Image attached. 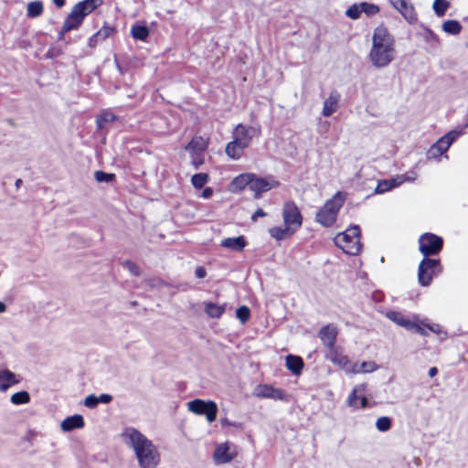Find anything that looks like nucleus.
<instances>
[{
	"instance_id": "f257e3e1",
	"label": "nucleus",
	"mask_w": 468,
	"mask_h": 468,
	"mask_svg": "<svg viewBox=\"0 0 468 468\" xmlns=\"http://www.w3.org/2000/svg\"><path fill=\"white\" fill-rule=\"evenodd\" d=\"M124 443L133 449L140 468H155L161 461L157 447L135 428H126L122 434Z\"/></svg>"
},
{
	"instance_id": "f03ea898",
	"label": "nucleus",
	"mask_w": 468,
	"mask_h": 468,
	"mask_svg": "<svg viewBox=\"0 0 468 468\" xmlns=\"http://www.w3.org/2000/svg\"><path fill=\"white\" fill-rule=\"evenodd\" d=\"M395 54L394 39L388 29L383 26L375 28L369 52L372 65L376 68H385L393 61Z\"/></svg>"
},
{
	"instance_id": "7ed1b4c3",
	"label": "nucleus",
	"mask_w": 468,
	"mask_h": 468,
	"mask_svg": "<svg viewBox=\"0 0 468 468\" xmlns=\"http://www.w3.org/2000/svg\"><path fill=\"white\" fill-rule=\"evenodd\" d=\"M101 3L102 0H83L75 4L63 22L64 32L78 29L84 18L101 5Z\"/></svg>"
},
{
	"instance_id": "20e7f679",
	"label": "nucleus",
	"mask_w": 468,
	"mask_h": 468,
	"mask_svg": "<svg viewBox=\"0 0 468 468\" xmlns=\"http://www.w3.org/2000/svg\"><path fill=\"white\" fill-rule=\"evenodd\" d=\"M345 197L338 192L318 210L315 220L324 227H331L336 220L338 212L343 207Z\"/></svg>"
},
{
	"instance_id": "39448f33",
	"label": "nucleus",
	"mask_w": 468,
	"mask_h": 468,
	"mask_svg": "<svg viewBox=\"0 0 468 468\" xmlns=\"http://www.w3.org/2000/svg\"><path fill=\"white\" fill-rule=\"evenodd\" d=\"M334 240L335 245L343 250L345 253L356 255L361 250L360 229L358 226H353L346 231L337 234Z\"/></svg>"
},
{
	"instance_id": "423d86ee",
	"label": "nucleus",
	"mask_w": 468,
	"mask_h": 468,
	"mask_svg": "<svg viewBox=\"0 0 468 468\" xmlns=\"http://www.w3.org/2000/svg\"><path fill=\"white\" fill-rule=\"evenodd\" d=\"M438 260L424 258L418 268V281L421 286H429L437 272H441Z\"/></svg>"
},
{
	"instance_id": "0eeeda50",
	"label": "nucleus",
	"mask_w": 468,
	"mask_h": 468,
	"mask_svg": "<svg viewBox=\"0 0 468 468\" xmlns=\"http://www.w3.org/2000/svg\"><path fill=\"white\" fill-rule=\"evenodd\" d=\"M187 409L197 415H205L208 422H213L217 419L218 406L212 400L196 399L187 403Z\"/></svg>"
},
{
	"instance_id": "6e6552de",
	"label": "nucleus",
	"mask_w": 468,
	"mask_h": 468,
	"mask_svg": "<svg viewBox=\"0 0 468 468\" xmlns=\"http://www.w3.org/2000/svg\"><path fill=\"white\" fill-rule=\"evenodd\" d=\"M420 251L428 258L437 255L442 249L443 240L441 237L432 233H424L419 239Z\"/></svg>"
},
{
	"instance_id": "1a4fd4ad",
	"label": "nucleus",
	"mask_w": 468,
	"mask_h": 468,
	"mask_svg": "<svg viewBox=\"0 0 468 468\" xmlns=\"http://www.w3.org/2000/svg\"><path fill=\"white\" fill-rule=\"evenodd\" d=\"M261 133L260 127L246 126L239 123L232 131V139H235L241 146L246 149L250 145L254 137H259Z\"/></svg>"
},
{
	"instance_id": "9d476101",
	"label": "nucleus",
	"mask_w": 468,
	"mask_h": 468,
	"mask_svg": "<svg viewBox=\"0 0 468 468\" xmlns=\"http://www.w3.org/2000/svg\"><path fill=\"white\" fill-rule=\"evenodd\" d=\"M461 132L452 130L438 140L428 151V158H437L447 152L452 144L459 137Z\"/></svg>"
},
{
	"instance_id": "9b49d317",
	"label": "nucleus",
	"mask_w": 468,
	"mask_h": 468,
	"mask_svg": "<svg viewBox=\"0 0 468 468\" xmlns=\"http://www.w3.org/2000/svg\"><path fill=\"white\" fill-rule=\"evenodd\" d=\"M282 217L284 225L292 229V232L295 231L302 226L303 218L297 206L293 202H286L283 210Z\"/></svg>"
},
{
	"instance_id": "f8f14e48",
	"label": "nucleus",
	"mask_w": 468,
	"mask_h": 468,
	"mask_svg": "<svg viewBox=\"0 0 468 468\" xmlns=\"http://www.w3.org/2000/svg\"><path fill=\"white\" fill-rule=\"evenodd\" d=\"M278 186L279 182L271 176L258 177L253 174L250 190L254 192V197L256 198H259L262 193L267 192Z\"/></svg>"
},
{
	"instance_id": "ddd939ff",
	"label": "nucleus",
	"mask_w": 468,
	"mask_h": 468,
	"mask_svg": "<svg viewBox=\"0 0 468 468\" xmlns=\"http://www.w3.org/2000/svg\"><path fill=\"white\" fill-rule=\"evenodd\" d=\"M237 455V450L234 444L224 442L218 444L213 453V459L216 463L223 464L232 461Z\"/></svg>"
},
{
	"instance_id": "4468645a",
	"label": "nucleus",
	"mask_w": 468,
	"mask_h": 468,
	"mask_svg": "<svg viewBox=\"0 0 468 468\" xmlns=\"http://www.w3.org/2000/svg\"><path fill=\"white\" fill-rule=\"evenodd\" d=\"M389 4L395 8L410 24L417 21L415 8L410 0H389Z\"/></svg>"
},
{
	"instance_id": "2eb2a0df",
	"label": "nucleus",
	"mask_w": 468,
	"mask_h": 468,
	"mask_svg": "<svg viewBox=\"0 0 468 468\" xmlns=\"http://www.w3.org/2000/svg\"><path fill=\"white\" fill-rule=\"evenodd\" d=\"M414 180H415L414 177L410 178V177H406L405 176H398L391 179L379 181L375 189V192L377 194H382L384 192L391 190L394 187L400 186L405 181L412 182Z\"/></svg>"
},
{
	"instance_id": "dca6fc26",
	"label": "nucleus",
	"mask_w": 468,
	"mask_h": 468,
	"mask_svg": "<svg viewBox=\"0 0 468 468\" xmlns=\"http://www.w3.org/2000/svg\"><path fill=\"white\" fill-rule=\"evenodd\" d=\"M337 329L335 325L327 324L321 328L319 332V337L324 346L327 349L335 347L336 336H337Z\"/></svg>"
},
{
	"instance_id": "f3484780",
	"label": "nucleus",
	"mask_w": 468,
	"mask_h": 468,
	"mask_svg": "<svg viewBox=\"0 0 468 468\" xmlns=\"http://www.w3.org/2000/svg\"><path fill=\"white\" fill-rule=\"evenodd\" d=\"M326 357L335 365L340 367L346 372V367L350 365V360L347 356L344 355L339 347H333L328 349Z\"/></svg>"
},
{
	"instance_id": "a211bd4d",
	"label": "nucleus",
	"mask_w": 468,
	"mask_h": 468,
	"mask_svg": "<svg viewBox=\"0 0 468 468\" xmlns=\"http://www.w3.org/2000/svg\"><path fill=\"white\" fill-rule=\"evenodd\" d=\"M378 368V365L374 361H364L362 363H351L346 367V373L348 374H361V373H371Z\"/></svg>"
},
{
	"instance_id": "6ab92c4d",
	"label": "nucleus",
	"mask_w": 468,
	"mask_h": 468,
	"mask_svg": "<svg viewBox=\"0 0 468 468\" xmlns=\"http://www.w3.org/2000/svg\"><path fill=\"white\" fill-rule=\"evenodd\" d=\"M19 379L8 369H0V391L5 392L10 387L17 384Z\"/></svg>"
},
{
	"instance_id": "aec40b11",
	"label": "nucleus",
	"mask_w": 468,
	"mask_h": 468,
	"mask_svg": "<svg viewBox=\"0 0 468 468\" xmlns=\"http://www.w3.org/2000/svg\"><path fill=\"white\" fill-rule=\"evenodd\" d=\"M340 95L336 92H331L329 97L324 101L322 113L325 117L331 116L338 108Z\"/></svg>"
},
{
	"instance_id": "412c9836",
	"label": "nucleus",
	"mask_w": 468,
	"mask_h": 468,
	"mask_svg": "<svg viewBox=\"0 0 468 468\" xmlns=\"http://www.w3.org/2000/svg\"><path fill=\"white\" fill-rule=\"evenodd\" d=\"M387 318L409 331L412 330L413 320L405 317L400 312L389 311L386 314Z\"/></svg>"
},
{
	"instance_id": "4be33fe9",
	"label": "nucleus",
	"mask_w": 468,
	"mask_h": 468,
	"mask_svg": "<svg viewBox=\"0 0 468 468\" xmlns=\"http://www.w3.org/2000/svg\"><path fill=\"white\" fill-rule=\"evenodd\" d=\"M208 145V140L202 136H195L189 142L187 145H186L185 149L186 151H190L192 154H202Z\"/></svg>"
},
{
	"instance_id": "5701e85b",
	"label": "nucleus",
	"mask_w": 468,
	"mask_h": 468,
	"mask_svg": "<svg viewBox=\"0 0 468 468\" xmlns=\"http://www.w3.org/2000/svg\"><path fill=\"white\" fill-rule=\"evenodd\" d=\"M62 431H70L74 429L84 427V420L81 415H73L66 418L60 424Z\"/></svg>"
},
{
	"instance_id": "b1692460",
	"label": "nucleus",
	"mask_w": 468,
	"mask_h": 468,
	"mask_svg": "<svg viewBox=\"0 0 468 468\" xmlns=\"http://www.w3.org/2000/svg\"><path fill=\"white\" fill-rule=\"evenodd\" d=\"M220 245L235 251H241L246 246V240L243 236L227 238L221 240Z\"/></svg>"
},
{
	"instance_id": "393cba45",
	"label": "nucleus",
	"mask_w": 468,
	"mask_h": 468,
	"mask_svg": "<svg viewBox=\"0 0 468 468\" xmlns=\"http://www.w3.org/2000/svg\"><path fill=\"white\" fill-rule=\"evenodd\" d=\"M245 149L246 148L241 146L235 139H232L227 144L225 153L230 159L239 160L243 155Z\"/></svg>"
},
{
	"instance_id": "a878e982",
	"label": "nucleus",
	"mask_w": 468,
	"mask_h": 468,
	"mask_svg": "<svg viewBox=\"0 0 468 468\" xmlns=\"http://www.w3.org/2000/svg\"><path fill=\"white\" fill-rule=\"evenodd\" d=\"M252 178L253 174L247 173L239 175L232 180L231 186L234 190H242L246 186H249V188H250V183Z\"/></svg>"
},
{
	"instance_id": "bb28decb",
	"label": "nucleus",
	"mask_w": 468,
	"mask_h": 468,
	"mask_svg": "<svg viewBox=\"0 0 468 468\" xmlns=\"http://www.w3.org/2000/svg\"><path fill=\"white\" fill-rule=\"evenodd\" d=\"M366 388V384L356 385L347 398V405L351 408L357 409V400L359 399L360 396L365 393Z\"/></svg>"
},
{
	"instance_id": "cd10ccee",
	"label": "nucleus",
	"mask_w": 468,
	"mask_h": 468,
	"mask_svg": "<svg viewBox=\"0 0 468 468\" xmlns=\"http://www.w3.org/2000/svg\"><path fill=\"white\" fill-rule=\"evenodd\" d=\"M286 367L294 375H299L303 367V361L300 356L289 355L286 356Z\"/></svg>"
},
{
	"instance_id": "c85d7f7f",
	"label": "nucleus",
	"mask_w": 468,
	"mask_h": 468,
	"mask_svg": "<svg viewBox=\"0 0 468 468\" xmlns=\"http://www.w3.org/2000/svg\"><path fill=\"white\" fill-rule=\"evenodd\" d=\"M43 3L41 1H33L27 5V16L30 18H36L43 13Z\"/></svg>"
},
{
	"instance_id": "c756f323",
	"label": "nucleus",
	"mask_w": 468,
	"mask_h": 468,
	"mask_svg": "<svg viewBox=\"0 0 468 468\" xmlns=\"http://www.w3.org/2000/svg\"><path fill=\"white\" fill-rule=\"evenodd\" d=\"M225 312V305L205 303V313L211 318H219Z\"/></svg>"
},
{
	"instance_id": "7c9ffc66",
	"label": "nucleus",
	"mask_w": 468,
	"mask_h": 468,
	"mask_svg": "<svg viewBox=\"0 0 468 468\" xmlns=\"http://www.w3.org/2000/svg\"><path fill=\"white\" fill-rule=\"evenodd\" d=\"M462 28V25L457 20H447L442 24L443 31L451 35L460 34Z\"/></svg>"
},
{
	"instance_id": "2f4dec72",
	"label": "nucleus",
	"mask_w": 468,
	"mask_h": 468,
	"mask_svg": "<svg viewBox=\"0 0 468 468\" xmlns=\"http://www.w3.org/2000/svg\"><path fill=\"white\" fill-rule=\"evenodd\" d=\"M131 35L135 39L144 41L149 36V30L145 26H133L131 28Z\"/></svg>"
},
{
	"instance_id": "473e14b6",
	"label": "nucleus",
	"mask_w": 468,
	"mask_h": 468,
	"mask_svg": "<svg viewBox=\"0 0 468 468\" xmlns=\"http://www.w3.org/2000/svg\"><path fill=\"white\" fill-rule=\"evenodd\" d=\"M290 232H292V229L285 226V228H272L270 229V234L271 237L276 239L277 240H281L289 236Z\"/></svg>"
},
{
	"instance_id": "72a5a7b5",
	"label": "nucleus",
	"mask_w": 468,
	"mask_h": 468,
	"mask_svg": "<svg viewBox=\"0 0 468 468\" xmlns=\"http://www.w3.org/2000/svg\"><path fill=\"white\" fill-rule=\"evenodd\" d=\"M272 388L273 387L270 385H258L254 388L253 394L258 398L270 399Z\"/></svg>"
},
{
	"instance_id": "f704fd0d",
	"label": "nucleus",
	"mask_w": 468,
	"mask_h": 468,
	"mask_svg": "<svg viewBox=\"0 0 468 468\" xmlns=\"http://www.w3.org/2000/svg\"><path fill=\"white\" fill-rule=\"evenodd\" d=\"M10 400L15 405L26 404L29 402L30 397L27 391H20L13 394Z\"/></svg>"
},
{
	"instance_id": "c9c22d12",
	"label": "nucleus",
	"mask_w": 468,
	"mask_h": 468,
	"mask_svg": "<svg viewBox=\"0 0 468 468\" xmlns=\"http://www.w3.org/2000/svg\"><path fill=\"white\" fill-rule=\"evenodd\" d=\"M450 4L448 1L446 0H435L433 2V10L435 12V14L438 16H444L446 10L448 9Z\"/></svg>"
},
{
	"instance_id": "e433bc0d",
	"label": "nucleus",
	"mask_w": 468,
	"mask_h": 468,
	"mask_svg": "<svg viewBox=\"0 0 468 468\" xmlns=\"http://www.w3.org/2000/svg\"><path fill=\"white\" fill-rule=\"evenodd\" d=\"M116 117L113 113L106 112L97 118V125L99 128L103 129L106 123L113 122Z\"/></svg>"
},
{
	"instance_id": "4c0bfd02",
	"label": "nucleus",
	"mask_w": 468,
	"mask_h": 468,
	"mask_svg": "<svg viewBox=\"0 0 468 468\" xmlns=\"http://www.w3.org/2000/svg\"><path fill=\"white\" fill-rule=\"evenodd\" d=\"M376 428L378 431L385 432L391 428V419L389 417H380L376 421Z\"/></svg>"
},
{
	"instance_id": "58836bf2",
	"label": "nucleus",
	"mask_w": 468,
	"mask_h": 468,
	"mask_svg": "<svg viewBox=\"0 0 468 468\" xmlns=\"http://www.w3.org/2000/svg\"><path fill=\"white\" fill-rule=\"evenodd\" d=\"M208 176L207 174L199 173L192 176L191 182L196 188H202L207 182Z\"/></svg>"
},
{
	"instance_id": "ea45409f",
	"label": "nucleus",
	"mask_w": 468,
	"mask_h": 468,
	"mask_svg": "<svg viewBox=\"0 0 468 468\" xmlns=\"http://www.w3.org/2000/svg\"><path fill=\"white\" fill-rule=\"evenodd\" d=\"M360 5H361V11L367 16L377 15L380 10L377 5L367 3V2H362V3H360Z\"/></svg>"
},
{
	"instance_id": "a19ab883",
	"label": "nucleus",
	"mask_w": 468,
	"mask_h": 468,
	"mask_svg": "<svg viewBox=\"0 0 468 468\" xmlns=\"http://www.w3.org/2000/svg\"><path fill=\"white\" fill-rule=\"evenodd\" d=\"M425 327L427 328V323H425V321H420L418 317L414 316L411 331H415L421 335H427L428 334Z\"/></svg>"
},
{
	"instance_id": "79ce46f5",
	"label": "nucleus",
	"mask_w": 468,
	"mask_h": 468,
	"mask_svg": "<svg viewBox=\"0 0 468 468\" xmlns=\"http://www.w3.org/2000/svg\"><path fill=\"white\" fill-rule=\"evenodd\" d=\"M236 316L241 322V324H245L250 319V311L245 305L240 306L236 311Z\"/></svg>"
},
{
	"instance_id": "37998d69",
	"label": "nucleus",
	"mask_w": 468,
	"mask_h": 468,
	"mask_svg": "<svg viewBox=\"0 0 468 468\" xmlns=\"http://www.w3.org/2000/svg\"><path fill=\"white\" fill-rule=\"evenodd\" d=\"M360 13H362L360 4H354L347 8L346 16L352 19H357Z\"/></svg>"
},
{
	"instance_id": "c03bdc74",
	"label": "nucleus",
	"mask_w": 468,
	"mask_h": 468,
	"mask_svg": "<svg viewBox=\"0 0 468 468\" xmlns=\"http://www.w3.org/2000/svg\"><path fill=\"white\" fill-rule=\"evenodd\" d=\"M94 177L96 179L97 182H100V183H103V182H112L115 176L114 174H108V173H105L103 171H96L94 173Z\"/></svg>"
},
{
	"instance_id": "a18cd8bd",
	"label": "nucleus",
	"mask_w": 468,
	"mask_h": 468,
	"mask_svg": "<svg viewBox=\"0 0 468 468\" xmlns=\"http://www.w3.org/2000/svg\"><path fill=\"white\" fill-rule=\"evenodd\" d=\"M122 266L133 276H140L141 275V270L139 266L131 261H125L122 263Z\"/></svg>"
},
{
	"instance_id": "49530a36",
	"label": "nucleus",
	"mask_w": 468,
	"mask_h": 468,
	"mask_svg": "<svg viewBox=\"0 0 468 468\" xmlns=\"http://www.w3.org/2000/svg\"><path fill=\"white\" fill-rule=\"evenodd\" d=\"M270 399H272L275 400H282V401L288 400V397H287L286 393L284 392V390H282L281 388H272V392L271 394Z\"/></svg>"
},
{
	"instance_id": "de8ad7c7",
	"label": "nucleus",
	"mask_w": 468,
	"mask_h": 468,
	"mask_svg": "<svg viewBox=\"0 0 468 468\" xmlns=\"http://www.w3.org/2000/svg\"><path fill=\"white\" fill-rule=\"evenodd\" d=\"M113 33V28L109 26L102 27L99 31L96 32L100 40H104Z\"/></svg>"
},
{
	"instance_id": "09e8293b",
	"label": "nucleus",
	"mask_w": 468,
	"mask_h": 468,
	"mask_svg": "<svg viewBox=\"0 0 468 468\" xmlns=\"http://www.w3.org/2000/svg\"><path fill=\"white\" fill-rule=\"evenodd\" d=\"M98 398L95 395H89L84 399V405L87 408L94 409L98 406Z\"/></svg>"
},
{
	"instance_id": "8fccbe9b",
	"label": "nucleus",
	"mask_w": 468,
	"mask_h": 468,
	"mask_svg": "<svg viewBox=\"0 0 468 468\" xmlns=\"http://www.w3.org/2000/svg\"><path fill=\"white\" fill-rule=\"evenodd\" d=\"M98 398V403L107 404L110 403L112 399V397L109 394H101Z\"/></svg>"
},
{
	"instance_id": "3c124183",
	"label": "nucleus",
	"mask_w": 468,
	"mask_h": 468,
	"mask_svg": "<svg viewBox=\"0 0 468 468\" xmlns=\"http://www.w3.org/2000/svg\"><path fill=\"white\" fill-rule=\"evenodd\" d=\"M427 328L430 331H431V332H433L434 334H437V335H440L442 332L441 325L438 324H427Z\"/></svg>"
},
{
	"instance_id": "603ef678",
	"label": "nucleus",
	"mask_w": 468,
	"mask_h": 468,
	"mask_svg": "<svg viewBox=\"0 0 468 468\" xmlns=\"http://www.w3.org/2000/svg\"><path fill=\"white\" fill-rule=\"evenodd\" d=\"M195 274H196V276H197V278L202 279V278L206 277V275H207V271H206L205 268H203V267H197V268L196 269V271H195Z\"/></svg>"
},
{
	"instance_id": "864d4df0",
	"label": "nucleus",
	"mask_w": 468,
	"mask_h": 468,
	"mask_svg": "<svg viewBox=\"0 0 468 468\" xmlns=\"http://www.w3.org/2000/svg\"><path fill=\"white\" fill-rule=\"evenodd\" d=\"M266 216V213L261 209L258 208L255 213L251 216V219L253 221L257 220L258 218H263Z\"/></svg>"
},
{
	"instance_id": "5fc2aeb1",
	"label": "nucleus",
	"mask_w": 468,
	"mask_h": 468,
	"mask_svg": "<svg viewBox=\"0 0 468 468\" xmlns=\"http://www.w3.org/2000/svg\"><path fill=\"white\" fill-rule=\"evenodd\" d=\"M101 41L98 37V36L96 35V33L94 35H92L90 38H89V46L90 48H94L97 43Z\"/></svg>"
},
{
	"instance_id": "6e6d98bb",
	"label": "nucleus",
	"mask_w": 468,
	"mask_h": 468,
	"mask_svg": "<svg viewBox=\"0 0 468 468\" xmlns=\"http://www.w3.org/2000/svg\"><path fill=\"white\" fill-rule=\"evenodd\" d=\"M359 400H360V408L362 409H366L367 408L368 406V401H367V399L364 396V394H362L359 398Z\"/></svg>"
},
{
	"instance_id": "4d7b16f0",
	"label": "nucleus",
	"mask_w": 468,
	"mask_h": 468,
	"mask_svg": "<svg viewBox=\"0 0 468 468\" xmlns=\"http://www.w3.org/2000/svg\"><path fill=\"white\" fill-rule=\"evenodd\" d=\"M212 193H213L212 189L210 187H207L203 190L202 197L204 198H209L212 196Z\"/></svg>"
},
{
	"instance_id": "13d9d810",
	"label": "nucleus",
	"mask_w": 468,
	"mask_h": 468,
	"mask_svg": "<svg viewBox=\"0 0 468 468\" xmlns=\"http://www.w3.org/2000/svg\"><path fill=\"white\" fill-rule=\"evenodd\" d=\"M437 373H438V369H437V367H431V368L429 369V376H430L431 378L435 377V376L437 375Z\"/></svg>"
},
{
	"instance_id": "bf43d9fd",
	"label": "nucleus",
	"mask_w": 468,
	"mask_h": 468,
	"mask_svg": "<svg viewBox=\"0 0 468 468\" xmlns=\"http://www.w3.org/2000/svg\"><path fill=\"white\" fill-rule=\"evenodd\" d=\"M58 7H62L65 5V0H52Z\"/></svg>"
},
{
	"instance_id": "052dcab7",
	"label": "nucleus",
	"mask_w": 468,
	"mask_h": 468,
	"mask_svg": "<svg viewBox=\"0 0 468 468\" xmlns=\"http://www.w3.org/2000/svg\"><path fill=\"white\" fill-rule=\"evenodd\" d=\"M5 310H6V305L3 302H0V314L5 313Z\"/></svg>"
},
{
	"instance_id": "680f3d73",
	"label": "nucleus",
	"mask_w": 468,
	"mask_h": 468,
	"mask_svg": "<svg viewBox=\"0 0 468 468\" xmlns=\"http://www.w3.org/2000/svg\"><path fill=\"white\" fill-rule=\"evenodd\" d=\"M66 33H67V32H64V24H63V25H62V28H61V30H60V32H59V34H58V38H59V39H62V38H63V37H64V35H65Z\"/></svg>"
},
{
	"instance_id": "e2e57ef3",
	"label": "nucleus",
	"mask_w": 468,
	"mask_h": 468,
	"mask_svg": "<svg viewBox=\"0 0 468 468\" xmlns=\"http://www.w3.org/2000/svg\"><path fill=\"white\" fill-rule=\"evenodd\" d=\"M221 424L224 426V425H228V426H230V425H233L230 421H229L228 419H223L221 420Z\"/></svg>"
},
{
	"instance_id": "0e129e2a",
	"label": "nucleus",
	"mask_w": 468,
	"mask_h": 468,
	"mask_svg": "<svg viewBox=\"0 0 468 468\" xmlns=\"http://www.w3.org/2000/svg\"><path fill=\"white\" fill-rule=\"evenodd\" d=\"M21 184H22V180H21V179H17V180L16 181V184H15V185H16V188H18V187L21 186Z\"/></svg>"
},
{
	"instance_id": "69168bd1",
	"label": "nucleus",
	"mask_w": 468,
	"mask_h": 468,
	"mask_svg": "<svg viewBox=\"0 0 468 468\" xmlns=\"http://www.w3.org/2000/svg\"><path fill=\"white\" fill-rule=\"evenodd\" d=\"M202 161H197V160H194L193 161V164L195 165V166L197 168L198 165L201 164Z\"/></svg>"
}]
</instances>
